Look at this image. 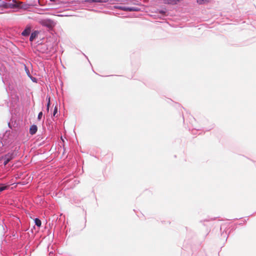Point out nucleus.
I'll return each instance as SVG.
<instances>
[{
    "label": "nucleus",
    "mask_w": 256,
    "mask_h": 256,
    "mask_svg": "<svg viewBox=\"0 0 256 256\" xmlns=\"http://www.w3.org/2000/svg\"><path fill=\"white\" fill-rule=\"evenodd\" d=\"M116 8L124 11L132 12L138 10L137 8L134 7L118 6Z\"/></svg>",
    "instance_id": "3"
},
{
    "label": "nucleus",
    "mask_w": 256,
    "mask_h": 256,
    "mask_svg": "<svg viewBox=\"0 0 256 256\" xmlns=\"http://www.w3.org/2000/svg\"><path fill=\"white\" fill-rule=\"evenodd\" d=\"M36 36H37V32H32L30 36V42H32L36 38Z\"/></svg>",
    "instance_id": "7"
},
{
    "label": "nucleus",
    "mask_w": 256,
    "mask_h": 256,
    "mask_svg": "<svg viewBox=\"0 0 256 256\" xmlns=\"http://www.w3.org/2000/svg\"><path fill=\"white\" fill-rule=\"evenodd\" d=\"M31 32V28L30 26H28L22 32V34L24 36H28Z\"/></svg>",
    "instance_id": "5"
},
{
    "label": "nucleus",
    "mask_w": 256,
    "mask_h": 256,
    "mask_svg": "<svg viewBox=\"0 0 256 256\" xmlns=\"http://www.w3.org/2000/svg\"><path fill=\"white\" fill-rule=\"evenodd\" d=\"M210 0H197V2L200 4L208 3Z\"/></svg>",
    "instance_id": "8"
},
{
    "label": "nucleus",
    "mask_w": 256,
    "mask_h": 256,
    "mask_svg": "<svg viewBox=\"0 0 256 256\" xmlns=\"http://www.w3.org/2000/svg\"><path fill=\"white\" fill-rule=\"evenodd\" d=\"M17 7H20L19 5L16 6Z\"/></svg>",
    "instance_id": "16"
},
{
    "label": "nucleus",
    "mask_w": 256,
    "mask_h": 256,
    "mask_svg": "<svg viewBox=\"0 0 256 256\" xmlns=\"http://www.w3.org/2000/svg\"><path fill=\"white\" fill-rule=\"evenodd\" d=\"M35 224L38 226L40 227L41 226L42 222L38 218H36L34 220Z\"/></svg>",
    "instance_id": "9"
},
{
    "label": "nucleus",
    "mask_w": 256,
    "mask_h": 256,
    "mask_svg": "<svg viewBox=\"0 0 256 256\" xmlns=\"http://www.w3.org/2000/svg\"><path fill=\"white\" fill-rule=\"evenodd\" d=\"M50 96H49V102H48V104H47V110L48 111L49 110V108H50Z\"/></svg>",
    "instance_id": "13"
},
{
    "label": "nucleus",
    "mask_w": 256,
    "mask_h": 256,
    "mask_svg": "<svg viewBox=\"0 0 256 256\" xmlns=\"http://www.w3.org/2000/svg\"><path fill=\"white\" fill-rule=\"evenodd\" d=\"M42 112H40L38 114V120H40L41 118H42Z\"/></svg>",
    "instance_id": "11"
},
{
    "label": "nucleus",
    "mask_w": 256,
    "mask_h": 256,
    "mask_svg": "<svg viewBox=\"0 0 256 256\" xmlns=\"http://www.w3.org/2000/svg\"><path fill=\"white\" fill-rule=\"evenodd\" d=\"M92 2H106V0H90Z\"/></svg>",
    "instance_id": "12"
},
{
    "label": "nucleus",
    "mask_w": 256,
    "mask_h": 256,
    "mask_svg": "<svg viewBox=\"0 0 256 256\" xmlns=\"http://www.w3.org/2000/svg\"><path fill=\"white\" fill-rule=\"evenodd\" d=\"M164 4H176L180 0H163Z\"/></svg>",
    "instance_id": "6"
},
{
    "label": "nucleus",
    "mask_w": 256,
    "mask_h": 256,
    "mask_svg": "<svg viewBox=\"0 0 256 256\" xmlns=\"http://www.w3.org/2000/svg\"><path fill=\"white\" fill-rule=\"evenodd\" d=\"M8 188L7 186H0V192L6 190Z\"/></svg>",
    "instance_id": "10"
},
{
    "label": "nucleus",
    "mask_w": 256,
    "mask_h": 256,
    "mask_svg": "<svg viewBox=\"0 0 256 256\" xmlns=\"http://www.w3.org/2000/svg\"><path fill=\"white\" fill-rule=\"evenodd\" d=\"M38 130V128L36 125H32L30 128V134L33 135L36 133Z\"/></svg>",
    "instance_id": "4"
},
{
    "label": "nucleus",
    "mask_w": 256,
    "mask_h": 256,
    "mask_svg": "<svg viewBox=\"0 0 256 256\" xmlns=\"http://www.w3.org/2000/svg\"><path fill=\"white\" fill-rule=\"evenodd\" d=\"M48 99V102H49V97L46 98Z\"/></svg>",
    "instance_id": "15"
},
{
    "label": "nucleus",
    "mask_w": 256,
    "mask_h": 256,
    "mask_svg": "<svg viewBox=\"0 0 256 256\" xmlns=\"http://www.w3.org/2000/svg\"><path fill=\"white\" fill-rule=\"evenodd\" d=\"M40 24L48 28H52L54 26L55 23L54 22L50 19L42 20L40 22Z\"/></svg>",
    "instance_id": "1"
},
{
    "label": "nucleus",
    "mask_w": 256,
    "mask_h": 256,
    "mask_svg": "<svg viewBox=\"0 0 256 256\" xmlns=\"http://www.w3.org/2000/svg\"><path fill=\"white\" fill-rule=\"evenodd\" d=\"M57 112H58V109H57L56 107H55L54 111V113H53L54 116H56V114L57 113Z\"/></svg>",
    "instance_id": "14"
},
{
    "label": "nucleus",
    "mask_w": 256,
    "mask_h": 256,
    "mask_svg": "<svg viewBox=\"0 0 256 256\" xmlns=\"http://www.w3.org/2000/svg\"><path fill=\"white\" fill-rule=\"evenodd\" d=\"M14 158L12 154H8L4 156V166L6 165L10 160Z\"/></svg>",
    "instance_id": "2"
}]
</instances>
